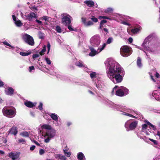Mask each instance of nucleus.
<instances>
[{"label":"nucleus","mask_w":160,"mask_h":160,"mask_svg":"<svg viewBox=\"0 0 160 160\" xmlns=\"http://www.w3.org/2000/svg\"><path fill=\"white\" fill-rule=\"evenodd\" d=\"M108 76L109 78H115L117 83L121 82L125 74L124 71H107Z\"/></svg>","instance_id":"f257e3e1"},{"label":"nucleus","mask_w":160,"mask_h":160,"mask_svg":"<svg viewBox=\"0 0 160 160\" xmlns=\"http://www.w3.org/2000/svg\"><path fill=\"white\" fill-rule=\"evenodd\" d=\"M46 51V47L45 46H44L42 50L40 52V54L41 55H43L44 53V52Z\"/></svg>","instance_id":"f704fd0d"},{"label":"nucleus","mask_w":160,"mask_h":160,"mask_svg":"<svg viewBox=\"0 0 160 160\" xmlns=\"http://www.w3.org/2000/svg\"><path fill=\"white\" fill-rule=\"evenodd\" d=\"M146 123L147 124V125H149L151 127V128H152V129H153V130H156V128L155 127V126L152 125V124H151L150 122H148V121H146Z\"/></svg>","instance_id":"a878e982"},{"label":"nucleus","mask_w":160,"mask_h":160,"mask_svg":"<svg viewBox=\"0 0 160 160\" xmlns=\"http://www.w3.org/2000/svg\"><path fill=\"white\" fill-rule=\"evenodd\" d=\"M21 15L24 19L30 21H32L33 18H38L37 15L32 12H31L30 13L26 12L24 14L21 12Z\"/></svg>","instance_id":"39448f33"},{"label":"nucleus","mask_w":160,"mask_h":160,"mask_svg":"<svg viewBox=\"0 0 160 160\" xmlns=\"http://www.w3.org/2000/svg\"><path fill=\"white\" fill-rule=\"evenodd\" d=\"M22 38L25 42L31 46L34 44V42L33 38L26 33H23L22 35Z\"/></svg>","instance_id":"423d86ee"},{"label":"nucleus","mask_w":160,"mask_h":160,"mask_svg":"<svg viewBox=\"0 0 160 160\" xmlns=\"http://www.w3.org/2000/svg\"><path fill=\"white\" fill-rule=\"evenodd\" d=\"M129 124V123L128 122H126V123H125V128H128Z\"/></svg>","instance_id":"4d7b16f0"},{"label":"nucleus","mask_w":160,"mask_h":160,"mask_svg":"<svg viewBox=\"0 0 160 160\" xmlns=\"http://www.w3.org/2000/svg\"><path fill=\"white\" fill-rule=\"evenodd\" d=\"M128 41L130 42L131 43L133 41V39L131 38H129L128 39Z\"/></svg>","instance_id":"052dcab7"},{"label":"nucleus","mask_w":160,"mask_h":160,"mask_svg":"<svg viewBox=\"0 0 160 160\" xmlns=\"http://www.w3.org/2000/svg\"><path fill=\"white\" fill-rule=\"evenodd\" d=\"M149 140L150 141L152 142L155 145H158V143L157 141L151 138L149 139Z\"/></svg>","instance_id":"e433bc0d"},{"label":"nucleus","mask_w":160,"mask_h":160,"mask_svg":"<svg viewBox=\"0 0 160 160\" xmlns=\"http://www.w3.org/2000/svg\"><path fill=\"white\" fill-rule=\"evenodd\" d=\"M107 22V21L106 20H102L100 22L104 24V23Z\"/></svg>","instance_id":"69168bd1"},{"label":"nucleus","mask_w":160,"mask_h":160,"mask_svg":"<svg viewBox=\"0 0 160 160\" xmlns=\"http://www.w3.org/2000/svg\"><path fill=\"white\" fill-rule=\"evenodd\" d=\"M64 154L66 155V156L68 158L71 155V152H70Z\"/></svg>","instance_id":"09e8293b"},{"label":"nucleus","mask_w":160,"mask_h":160,"mask_svg":"<svg viewBox=\"0 0 160 160\" xmlns=\"http://www.w3.org/2000/svg\"><path fill=\"white\" fill-rule=\"evenodd\" d=\"M56 131L54 129H52L49 130H47L46 132L44 137L46 136L50 137V138H53L55 136Z\"/></svg>","instance_id":"9b49d317"},{"label":"nucleus","mask_w":160,"mask_h":160,"mask_svg":"<svg viewBox=\"0 0 160 160\" xmlns=\"http://www.w3.org/2000/svg\"><path fill=\"white\" fill-rule=\"evenodd\" d=\"M147 124H143L142 125V130L146 129L147 128Z\"/></svg>","instance_id":"a18cd8bd"},{"label":"nucleus","mask_w":160,"mask_h":160,"mask_svg":"<svg viewBox=\"0 0 160 160\" xmlns=\"http://www.w3.org/2000/svg\"><path fill=\"white\" fill-rule=\"evenodd\" d=\"M113 40V38L112 37H110L108 39L107 41V43L109 44L112 42Z\"/></svg>","instance_id":"c9c22d12"},{"label":"nucleus","mask_w":160,"mask_h":160,"mask_svg":"<svg viewBox=\"0 0 160 160\" xmlns=\"http://www.w3.org/2000/svg\"><path fill=\"white\" fill-rule=\"evenodd\" d=\"M82 21L85 27H88L94 25V23L90 20L86 21L85 18H82Z\"/></svg>","instance_id":"ddd939ff"},{"label":"nucleus","mask_w":160,"mask_h":160,"mask_svg":"<svg viewBox=\"0 0 160 160\" xmlns=\"http://www.w3.org/2000/svg\"><path fill=\"white\" fill-rule=\"evenodd\" d=\"M45 59L47 64H51V61L49 58H46Z\"/></svg>","instance_id":"49530a36"},{"label":"nucleus","mask_w":160,"mask_h":160,"mask_svg":"<svg viewBox=\"0 0 160 160\" xmlns=\"http://www.w3.org/2000/svg\"><path fill=\"white\" fill-rule=\"evenodd\" d=\"M36 146L33 145L30 147V150L31 151H32L34 150Z\"/></svg>","instance_id":"603ef678"},{"label":"nucleus","mask_w":160,"mask_h":160,"mask_svg":"<svg viewBox=\"0 0 160 160\" xmlns=\"http://www.w3.org/2000/svg\"><path fill=\"white\" fill-rule=\"evenodd\" d=\"M56 31L58 32H61V29L60 27L58 26L56 27Z\"/></svg>","instance_id":"ea45409f"},{"label":"nucleus","mask_w":160,"mask_h":160,"mask_svg":"<svg viewBox=\"0 0 160 160\" xmlns=\"http://www.w3.org/2000/svg\"><path fill=\"white\" fill-rule=\"evenodd\" d=\"M90 77L91 78H95L96 77V72H92L90 74Z\"/></svg>","instance_id":"7c9ffc66"},{"label":"nucleus","mask_w":160,"mask_h":160,"mask_svg":"<svg viewBox=\"0 0 160 160\" xmlns=\"http://www.w3.org/2000/svg\"><path fill=\"white\" fill-rule=\"evenodd\" d=\"M55 157L56 158H58L60 160H67V158L66 157L62 154H56Z\"/></svg>","instance_id":"aec40b11"},{"label":"nucleus","mask_w":160,"mask_h":160,"mask_svg":"<svg viewBox=\"0 0 160 160\" xmlns=\"http://www.w3.org/2000/svg\"><path fill=\"white\" fill-rule=\"evenodd\" d=\"M104 27V23H102L101 22L100 23V27L99 28L102 29V28Z\"/></svg>","instance_id":"3c124183"},{"label":"nucleus","mask_w":160,"mask_h":160,"mask_svg":"<svg viewBox=\"0 0 160 160\" xmlns=\"http://www.w3.org/2000/svg\"><path fill=\"white\" fill-rule=\"evenodd\" d=\"M39 56V55L38 54H36L33 55L32 57L33 58H36L38 57Z\"/></svg>","instance_id":"8fccbe9b"},{"label":"nucleus","mask_w":160,"mask_h":160,"mask_svg":"<svg viewBox=\"0 0 160 160\" xmlns=\"http://www.w3.org/2000/svg\"><path fill=\"white\" fill-rule=\"evenodd\" d=\"M50 116L51 118H52V119L54 121H57L58 119L57 115L54 113L51 114Z\"/></svg>","instance_id":"b1692460"},{"label":"nucleus","mask_w":160,"mask_h":160,"mask_svg":"<svg viewBox=\"0 0 160 160\" xmlns=\"http://www.w3.org/2000/svg\"><path fill=\"white\" fill-rule=\"evenodd\" d=\"M103 30L106 32L107 33H108V29L106 28H104L103 29Z\"/></svg>","instance_id":"338daca9"},{"label":"nucleus","mask_w":160,"mask_h":160,"mask_svg":"<svg viewBox=\"0 0 160 160\" xmlns=\"http://www.w3.org/2000/svg\"><path fill=\"white\" fill-rule=\"evenodd\" d=\"M120 53L122 56L128 57L132 54V49L128 46H122L120 48Z\"/></svg>","instance_id":"7ed1b4c3"},{"label":"nucleus","mask_w":160,"mask_h":160,"mask_svg":"<svg viewBox=\"0 0 160 160\" xmlns=\"http://www.w3.org/2000/svg\"><path fill=\"white\" fill-rule=\"evenodd\" d=\"M68 26V29L71 31L73 30L71 26L69 25H67Z\"/></svg>","instance_id":"864d4df0"},{"label":"nucleus","mask_w":160,"mask_h":160,"mask_svg":"<svg viewBox=\"0 0 160 160\" xmlns=\"http://www.w3.org/2000/svg\"><path fill=\"white\" fill-rule=\"evenodd\" d=\"M90 19L92 21V22H94L96 23L98 21V19L94 16H91L90 18Z\"/></svg>","instance_id":"c756f323"},{"label":"nucleus","mask_w":160,"mask_h":160,"mask_svg":"<svg viewBox=\"0 0 160 160\" xmlns=\"http://www.w3.org/2000/svg\"><path fill=\"white\" fill-rule=\"evenodd\" d=\"M33 142H34V143L37 145V146H40V144L38 143L37 141L35 140L33 141Z\"/></svg>","instance_id":"5fc2aeb1"},{"label":"nucleus","mask_w":160,"mask_h":160,"mask_svg":"<svg viewBox=\"0 0 160 160\" xmlns=\"http://www.w3.org/2000/svg\"><path fill=\"white\" fill-rule=\"evenodd\" d=\"M31 53V51H28L26 52H21L20 53V54L22 56H28Z\"/></svg>","instance_id":"393cba45"},{"label":"nucleus","mask_w":160,"mask_h":160,"mask_svg":"<svg viewBox=\"0 0 160 160\" xmlns=\"http://www.w3.org/2000/svg\"><path fill=\"white\" fill-rule=\"evenodd\" d=\"M139 29L138 28L132 29V32L133 33H135L138 32Z\"/></svg>","instance_id":"4c0bfd02"},{"label":"nucleus","mask_w":160,"mask_h":160,"mask_svg":"<svg viewBox=\"0 0 160 160\" xmlns=\"http://www.w3.org/2000/svg\"><path fill=\"white\" fill-rule=\"evenodd\" d=\"M29 70H33L34 69V67L33 66L29 67Z\"/></svg>","instance_id":"0e129e2a"},{"label":"nucleus","mask_w":160,"mask_h":160,"mask_svg":"<svg viewBox=\"0 0 160 160\" xmlns=\"http://www.w3.org/2000/svg\"><path fill=\"white\" fill-rule=\"evenodd\" d=\"M36 21L38 23V24H42V22L40 21H39L38 19H36Z\"/></svg>","instance_id":"13d9d810"},{"label":"nucleus","mask_w":160,"mask_h":160,"mask_svg":"<svg viewBox=\"0 0 160 160\" xmlns=\"http://www.w3.org/2000/svg\"><path fill=\"white\" fill-rule=\"evenodd\" d=\"M14 90L12 87H9L8 88L7 90L5 91V92L7 95H12L14 93Z\"/></svg>","instance_id":"f3484780"},{"label":"nucleus","mask_w":160,"mask_h":160,"mask_svg":"<svg viewBox=\"0 0 160 160\" xmlns=\"http://www.w3.org/2000/svg\"><path fill=\"white\" fill-rule=\"evenodd\" d=\"M17 128L16 127H13L8 131V134L13 135L16 136L18 133Z\"/></svg>","instance_id":"4468645a"},{"label":"nucleus","mask_w":160,"mask_h":160,"mask_svg":"<svg viewBox=\"0 0 160 160\" xmlns=\"http://www.w3.org/2000/svg\"><path fill=\"white\" fill-rule=\"evenodd\" d=\"M77 158L79 160H85L83 154L82 152H79L78 153Z\"/></svg>","instance_id":"6ab92c4d"},{"label":"nucleus","mask_w":160,"mask_h":160,"mask_svg":"<svg viewBox=\"0 0 160 160\" xmlns=\"http://www.w3.org/2000/svg\"><path fill=\"white\" fill-rule=\"evenodd\" d=\"M137 125V122L135 121L132 122V123H131L129 126V128L131 130H133L135 129Z\"/></svg>","instance_id":"a211bd4d"},{"label":"nucleus","mask_w":160,"mask_h":160,"mask_svg":"<svg viewBox=\"0 0 160 160\" xmlns=\"http://www.w3.org/2000/svg\"><path fill=\"white\" fill-rule=\"evenodd\" d=\"M12 17L13 20L14 21H15V22H16L17 21V19H16V17L14 15H12Z\"/></svg>","instance_id":"bf43d9fd"},{"label":"nucleus","mask_w":160,"mask_h":160,"mask_svg":"<svg viewBox=\"0 0 160 160\" xmlns=\"http://www.w3.org/2000/svg\"><path fill=\"white\" fill-rule=\"evenodd\" d=\"M42 128L43 129H47L48 130L53 129H52L51 125H49L48 124H43L42 125Z\"/></svg>","instance_id":"4be33fe9"},{"label":"nucleus","mask_w":160,"mask_h":160,"mask_svg":"<svg viewBox=\"0 0 160 160\" xmlns=\"http://www.w3.org/2000/svg\"><path fill=\"white\" fill-rule=\"evenodd\" d=\"M52 138H50V137H48L47 138V139H45L44 142L45 143H48L50 142V139Z\"/></svg>","instance_id":"37998d69"},{"label":"nucleus","mask_w":160,"mask_h":160,"mask_svg":"<svg viewBox=\"0 0 160 160\" xmlns=\"http://www.w3.org/2000/svg\"><path fill=\"white\" fill-rule=\"evenodd\" d=\"M43 34L41 32H38L39 37L40 38H43L44 37Z\"/></svg>","instance_id":"58836bf2"},{"label":"nucleus","mask_w":160,"mask_h":160,"mask_svg":"<svg viewBox=\"0 0 160 160\" xmlns=\"http://www.w3.org/2000/svg\"><path fill=\"white\" fill-rule=\"evenodd\" d=\"M99 18H103V19H110V18H108V17H106V16H99Z\"/></svg>","instance_id":"de8ad7c7"},{"label":"nucleus","mask_w":160,"mask_h":160,"mask_svg":"<svg viewBox=\"0 0 160 160\" xmlns=\"http://www.w3.org/2000/svg\"><path fill=\"white\" fill-rule=\"evenodd\" d=\"M21 135L24 137H28L29 136L28 133L27 132H23L21 133Z\"/></svg>","instance_id":"2f4dec72"},{"label":"nucleus","mask_w":160,"mask_h":160,"mask_svg":"<svg viewBox=\"0 0 160 160\" xmlns=\"http://www.w3.org/2000/svg\"><path fill=\"white\" fill-rule=\"evenodd\" d=\"M84 2L88 7H91L94 5V2L92 1H86Z\"/></svg>","instance_id":"412c9836"},{"label":"nucleus","mask_w":160,"mask_h":160,"mask_svg":"<svg viewBox=\"0 0 160 160\" xmlns=\"http://www.w3.org/2000/svg\"><path fill=\"white\" fill-rule=\"evenodd\" d=\"M42 102H40L39 103V105L38 106V108L40 110L42 111Z\"/></svg>","instance_id":"79ce46f5"},{"label":"nucleus","mask_w":160,"mask_h":160,"mask_svg":"<svg viewBox=\"0 0 160 160\" xmlns=\"http://www.w3.org/2000/svg\"><path fill=\"white\" fill-rule=\"evenodd\" d=\"M49 17L46 16H43L42 17L40 18V19L42 20H45L48 21Z\"/></svg>","instance_id":"473e14b6"},{"label":"nucleus","mask_w":160,"mask_h":160,"mask_svg":"<svg viewBox=\"0 0 160 160\" xmlns=\"http://www.w3.org/2000/svg\"><path fill=\"white\" fill-rule=\"evenodd\" d=\"M18 143H22V144L26 143V141L23 138H21L18 139Z\"/></svg>","instance_id":"72a5a7b5"},{"label":"nucleus","mask_w":160,"mask_h":160,"mask_svg":"<svg viewBox=\"0 0 160 160\" xmlns=\"http://www.w3.org/2000/svg\"><path fill=\"white\" fill-rule=\"evenodd\" d=\"M39 154L40 155H42L45 153V151L42 149H40L39 151Z\"/></svg>","instance_id":"a19ab883"},{"label":"nucleus","mask_w":160,"mask_h":160,"mask_svg":"<svg viewBox=\"0 0 160 160\" xmlns=\"http://www.w3.org/2000/svg\"><path fill=\"white\" fill-rule=\"evenodd\" d=\"M36 104V102L32 103L29 101H27L24 102V105L26 107L31 108H33Z\"/></svg>","instance_id":"2eb2a0df"},{"label":"nucleus","mask_w":160,"mask_h":160,"mask_svg":"<svg viewBox=\"0 0 160 160\" xmlns=\"http://www.w3.org/2000/svg\"><path fill=\"white\" fill-rule=\"evenodd\" d=\"M89 48L91 51L90 53H89V55L90 56H94L95 55L98 54L99 53L98 49L96 50L92 46L89 47Z\"/></svg>","instance_id":"f8f14e48"},{"label":"nucleus","mask_w":160,"mask_h":160,"mask_svg":"<svg viewBox=\"0 0 160 160\" xmlns=\"http://www.w3.org/2000/svg\"><path fill=\"white\" fill-rule=\"evenodd\" d=\"M120 88L116 91V95L119 97H122L124 95H127L128 93V90L126 88L121 86Z\"/></svg>","instance_id":"6e6552de"},{"label":"nucleus","mask_w":160,"mask_h":160,"mask_svg":"<svg viewBox=\"0 0 160 160\" xmlns=\"http://www.w3.org/2000/svg\"><path fill=\"white\" fill-rule=\"evenodd\" d=\"M71 17L68 15H65L62 18V24L66 26L69 25L71 23Z\"/></svg>","instance_id":"9d476101"},{"label":"nucleus","mask_w":160,"mask_h":160,"mask_svg":"<svg viewBox=\"0 0 160 160\" xmlns=\"http://www.w3.org/2000/svg\"><path fill=\"white\" fill-rule=\"evenodd\" d=\"M76 64L77 66L79 67H85V65H84L83 62L81 61H79L77 62L76 63Z\"/></svg>","instance_id":"5701e85b"},{"label":"nucleus","mask_w":160,"mask_h":160,"mask_svg":"<svg viewBox=\"0 0 160 160\" xmlns=\"http://www.w3.org/2000/svg\"><path fill=\"white\" fill-rule=\"evenodd\" d=\"M156 76L157 78H160V75L157 72L156 73Z\"/></svg>","instance_id":"e2e57ef3"},{"label":"nucleus","mask_w":160,"mask_h":160,"mask_svg":"<svg viewBox=\"0 0 160 160\" xmlns=\"http://www.w3.org/2000/svg\"><path fill=\"white\" fill-rule=\"evenodd\" d=\"M15 23L17 27H20L22 26L23 25L22 23L21 22L20 20H18L15 22Z\"/></svg>","instance_id":"cd10ccee"},{"label":"nucleus","mask_w":160,"mask_h":160,"mask_svg":"<svg viewBox=\"0 0 160 160\" xmlns=\"http://www.w3.org/2000/svg\"><path fill=\"white\" fill-rule=\"evenodd\" d=\"M47 47L48 49H50V44L49 42H48L47 44Z\"/></svg>","instance_id":"680f3d73"},{"label":"nucleus","mask_w":160,"mask_h":160,"mask_svg":"<svg viewBox=\"0 0 160 160\" xmlns=\"http://www.w3.org/2000/svg\"><path fill=\"white\" fill-rule=\"evenodd\" d=\"M157 135L160 138V132L159 131H158Z\"/></svg>","instance_id":"774afa93"},{"label":"nucleus","mask_w":160,"mask_h":160,"mask_svg":"<svg viewBox=\"0 0 160 160\" xmlns=\"http://www.w3.org/2000/svg\"><path fill=\"white\" fill-rule=\"evenodd\" d=\"M107 69L108 70H121V66L111 58L107 59L105 62Z\"/></svg>","instance_id":"f03ea898"},{"label":"nucleus","mask_w":160,"mask_h":160,"mask_svg":"<svg viewBox=\"0 0 160 160\" xmlns=\"http://www.w3.org/2000/svg\"><path fill=\"white\" fill-rule=\"evenodd\" d=\"M3 43L5 45H7L9 47H11L12 48H13V47L9 43H8L7 42L5 41Z\"/></svg>","instance_id":"c03bdc74"},{"label":"nucleus","mask_w":160,"mask_h":160,"mask_svg":"<svg viewBox=\"0 0 160 160\" xmlns=\"http://www.w3.org/2000/svg\"><path fill=\"white\" fill-rule=\"evenodd\" d=\"M2 113L3 115L8 117L12 118L14 116L16 111L13 109H8L7 107H5L2 109Z\"/></svg>","instance_id":"0eeeda50"},{"label":"nucleus","mask_w":160,"mask_h":160,"mask_svg":"<svg viewBox=\"0 0 160 160\" xmlns=\"http://www.w3.org/2000/svg\"><path fill=\"white\" fill-rule=\"evenodd\" d=\"M101 38L99 35L96 34L92 37L90 40L91 45L93 47L98 46L100 44Z\"/></svg>","instance_id":"20e7f679"},{"label":"nucleus","mask_w":160,"mask_h":160,"mask_svg":"<svg viewBox=\"0 0 160 160\" xmlns=\"http://www.w3.org/2000/svg\"><path fill=\"white\" fill-rule=\"evenodd\" d=\"M137 64L138 67H140L142 66L141 60L140 58L138 57L137 60Z\"/></svg>","instance_id":"c85d7f7f"},{"label":"nucleus","mask_w":160,"mask_h":160,"mask_svg":"<svg viewBox=\"0 0 160 160\" xmlns=\"http://www.w3.org/2000/svg\"><path fill=\"white\" fill-rule=\"evenodd\" d=\"M8 157L12 158L13 160H16L19 157V155L17 152H11L8 154Z\"/></svg>","instance_id":"dca6fc26"},{"label":"nucleus","mask_w":160,"mask_h":160,"mask_svg":"<svg viewBox=\"0 0 160 160\" xmlns=\"http://www.w3.org/2000/svg\"><path fill=\"white\" fill-rule=\"evenodd\" d=\"M4 84L3 82L0 80V87H2L3 86Z\"/></svg>","instance_id":"6e6d98bb"},{"label":"nucleus","mask_w":160,"mask_h":160,"mask_svg":"<svg viewBox=\"0 0 160 160\" xmlns=\"http://www.w3.org/2000/svg\"><path fill=\"white\" fill-rule=\"evenodd\" d=\"M151 38L150 36L147 37L145 39L143 42L142 45V47L145 50H151L152 47L149 45V42H148L149 40Z\"/></svg>","instance_id":"1a4fd4ad"},{"label":"nucleus","mask_w":160,"mask_h":160,"mask_svg":"<svg viewBox=\"0 0 160 160\" xmlns=\"http://www.w3.org/2000/svg\"><path fill=\"white\" fill-rule=\"evenodd\" d=\"M106 45V44L105 43H104L100 47L98 48V49L99 52H101L105 48Z\"/></svg>","instance_id":"bb28decb"}]
</instances>
